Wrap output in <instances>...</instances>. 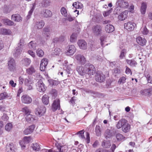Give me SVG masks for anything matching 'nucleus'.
I'll list each match as a JSON object with an SVG mask.
<instances>
[{"instance_id":"obj_40","label":"nucleus","mask_w":152,"mask_h":152,"mask_svg":"<svg viewBox=\"0 0 152 152\" xmlns=\"http://www.w3.org/2000/svg\"><path fill=\"white\" fill-rule=\"evenodd\" d=\"M31 63V60L28 58H25L23 59L22 61V64L25 66L29 65Z\"/></svg>"},{"instance_id":"obj_13","label":"nucleus","mask_w":152,"mask_h":152,"mask_svg":"<svg viewBox=\"0 0 152 152\" xmlns=\"http://www.w3.org/2000/svg\"><path fill=\"white\" fill-rule=\"evenodd\" d=\"M40 14L43 17L48 18L51 17L52 15V13L49 10L43 9L40 12Z\"/></svg>"},{"instance_id":"obj_41","label":"nucleus","mask_w":152,"mask_h":152,"mask_svg":"<svg viewBox=\"0 0 152 152\" xmlns=\"http://www.w3.org/2000/svg\"><path fill=\"white\" fill-rule=\"evenodd\" d=\"M42 101L45 105H47L49 103V97L46 94L44 95L42 98Z\"/></svg>"},{"instance_id":"obj_19","label":"nucleus","mask_w":152,"mask_h":152,"mask_svg":"<svg viewBox=\"0 0 152 152\" xmlns=\"http://www.w3.org/2000/svg\"><path fill=\"white\" fill-rule=\"evenodd\" d=\"M77 44L81 49L85 50L87 49V43L83 40H79L77 42Z\"/></svg>"},{"instance_id":"obj_8","label":"nucleus","mask_w":152,"mask_h":152,"mask_svg":"<svg viewBox=\"0 0 152 152\" xmlns=\"http://www.w3.org/2000/svg\"><path fill=\"white\" fill-rule=\"evenodd\" d=\"M102 27L100 25H97L94 26L92 28L93 33L95 35H99L102 33Z\"/></svg>"},{"instance_id":"obj_29","label":"nucleus","mask_w":152,"mask_h":152,"mask_svg":"<svg viewBox=\"0 0 152 152\" xmlns=\"http://www.w3.org/2000/svg\"><path fill=\"white\" fill-rule=\"evenodd\" d=\"M147 6L146 3L143 2L142 3L140 7V12L142 15H144L145 13Z\"/></svg>"},{"instance_id":"obj_24","label":"nucleus","mask_w":152,"mask_h":152,"mask_svg":"<svg viewBox=\"0 0 152 152\" xmlns=\"http://www.w3.org/2000/svg\"><path fill=\"white\" fill-rule=\"evenodd\" d=\"M12 20L16 22H20L22 20V18L20 15L18 14L12 15L11 16Z\"/></svg>"},{"instance_id":"obj_53","label":"nucleus","mask_w":152,"mask_h":152,"mask_svg":"<svg viewBox=\"0 0 152 152\" xmlns=\"http://www.w3.org/2000/svg\"><path fill=\"white\" fill-rule=\"evenodd\" d=\"M49 81L50 84L52 86H57L59 83V82L56 80H50Z\"/></svg>"},{"instance_id":"obj_44","label":"nucleus","mask_w":152,"mask_h":152,"mask_svg":"<svg viewBox=\"0 0 152 152\" xmlns=\"http://www.w3.org/2000/svg\"><path fill=\"white\" fill-rule=\"evenodd\" d=\"M77 34L75 33H73L70 37V42L72 43L75 42L77 40Z\"/></svg>"},{"instance_id":"obj_34","label":"nucleus","mask_w":152,"mask_h":152,"mask_svg":"<svg viewBox=\"0 0 152 152\" xmlns=\"http://www.w3.org/2000/svg\"><path fill=\"white\" fill-rule=\"evenodd\" d=\"M2 20L4 24L7 26H12L15 25L13 22L8 19H2Z\"/></svg>"},{"instance_id":"obj_27","label":"nucleus","mask_w":152,"mask_h":152,"mask_svg":"<svg viewBox=\"0 0 152 152\" xmlns=\"http://www.w3.org/2000/svg\"><path fill=\"white\" fill-rule=\"evenodd\" d=\"M36 118L35 115L28 114L26 116V119L27 121L29 123H31L36 119Z\"/></svg>"},{"instance_id":"obj_57","label":"nucleus","mask_w":152,"mask_h":152,"mask_svg":"<svg viewBox=\"0 0 152 152\" xmlns=\"http://www.w3.org/2000/svg\"><path fill=\"white\" fill-rule=\"evenodd\" d=\"M61 52V50L59 48L55 49L53 51L52 55L54 56L55 55L57 56L59 55Z\"/></svg>"},{"instance_id":"obj_59","label":"nucleus","mask_w":152,"mask_h":152,"mask_svg":"<svg viewBox=\"0 0 152 152\" xmlns=\"http://www.w3.org/2000/svg\"><path fill=\"white\" fill-rule=\"evenodd\" d=\"M22 111L23 112H25L26 114L28 115V114H30V112L28 108L27 107H25L23 108L22 109Z\"/></svg>"},{"instance_id":"obj_26","label":"nucleus","mask_w":152,"mask_h":152,"mask_svg":"<svg viewBox=\"0 0 152 152\" xmlns=\"http://www.w3.org/2000/svg\"><path fill=\"white\" fill-rule=\"evenodd\" d=\"M13 9V7L12 5L4 6L3 8V12L5 13H9Z\"/></svg>"},{"instance_id":"obj_9","label":"nucleus","mask_w":152,"mask_h":152,"mask_svg":"<svg viewBox=\"0 0 152 152\" xmlns=\"http://www.w3.org/2000/svg\"><path fill=\"white\" fill-rule=\"evenodd\" d=\"M57 148L56 150H53L51 149H45L44 151L45 152H65V150H64V147L60 146L58 144H56Z\"/></svg>"},{"instance_id":"obj_62","label":"nucleus","mask_w":152,"mask_h":152,"mask_svg":"<svg viewBox=\"0 0 152 152\" xmlns=\"http://www.w3.org/2000/svg\"><path fill=\"white\" fill-rule=\"evenodd\" d=\"M64 37L63 36H61L59 38H56L54 39V40L61 42L64 41Z\"/></svg>"},{"instance_id":"obj_35","label":"nucleus","mask_w":152,"mask_h":152,"mask_svg":"<svg viewBox=\"0 0 152 152\" xmlns=\"http://www.w3.org/2000/svg\"><path fill=\"white\" fill-rule=\"evenodd\" d=\"M11 96L10 94H8L7 92H4L0 94V100L6 99L7 98H10Z\"/></svg>"},{"instance_id":"obj_11","label":"nucleus","mask_w":152,"mask_h":152,"mask_svg":"<svg viewBox=\"0 0 152 152\" xmlns=\"http://www.w3.org/2000/svg\"><path fill=\"white\" fill-rule=\"evenodd\" d=\"M76 50V49L74 45L68 46L66 54L67 55L70 56L73 55Z\"/></svg>"},{"instance_id":"obj_16","label":"nucleus","mask_w":152,"mask_h":152,"mask_svg":"<svg viewBox=\"0 0 152 152\" xmlns=\"http://www.w3.org/2000/svg\"><path fill=\"white\" fill-rule=\"evenodd\" d=\"M48 63V60L47 59L43 58L41 60L40 66V69L41 71H43L45 70Z\"/></svg>"},{"instance_id":"obj_21","label":"nucleus","mask_w":152,"mask_h":152,"mask_svg":"<svg viewBox=\"0 0 152 152\" xmlns=\"http://www.w3.org/2000/svg\"><path fill=\"white\" fill-rule=\"evenodd\" d=\"M148 83H152V72L148 71L146 72L145 74Z\"/></svg>"},{"instance_id":"obj_52","label":"nucleus","mask_w":152,"mask_h":152,"mask_svg":"<svg viewBox=\"0 0 152 152\" xmlns=\"http://www.w3.org/2000/svg\"><path fill=\"white\" fill-rule=\"evenodd\" d=\"M126 53V49H123L121 50V53L119 56L120 58L121 59H123L124 57L125 56V55Z\"/></svg>"},{"instance_id":"obj_36","label":"nucleus","mask_w":152,"mask_h":152,"mask_svg":"<svg viewBox=\"0 0 152 152\" xmlns=\"http://www.w3.org/2000/svg\"><path fill=\"white\" fill-rule=\"evenodd\" d=\"M50 0H44L39 4V5L40 7H47L50 5Z\"/></svg>"},{"instance_id":"obj_31","label":"nucleus","mask_w":152,"mask_h":152,"mask_svg":"<svg viewBox=\"0 0 152 152\" xmlns=\"http://www.w3.org/2000/svg\"><path fill=\"white\" fill-rule=\"evenodd\" d=\"M105 30L107 32L110 33L113 32L114 30V27L113 26L109 24L106 26Z\"/></svg>"},{"instance_id":"obj_48","label":"nucleus","mask_w":152,"mask_h":152,"mask_svg":"<svg viewBox=\"0 0 152 152\" xmlns=\"http://www.w3.org/2000/svg\"><path fill=\"white\" fill-rule=\"evenodd\" d=\"M27 73L30 75H31L35 72V70L33 67L31 66L26 70Z\"/></svg>"},{"instance_id":"obj_49","label":"nucleus","mask_w":152,"mask_h":152,"mask_svg":"<svg viewBox=\"0 0 152 152\" xmlns=\"http://www.w3.org/2000/svg\"><path fill=\"white\" fill-rule=\"evenodd\" d=\"M148 30L146 26H144L140 29V32L143 35H147L148 33Z\"/></svg>"},{"instance_id":"obj_28","label":"nucleus","mask_w":152,"mask_h":152,"mask_svg":"<svg viewBox=\"0 0 152 152\" xmlns=\"http://www.w3.org/2000/svg\"><path fill=\"white\" fill-rule=\"evenodd\" d=\"M127 11L122 12L118 16V19L120 20H124L127 17Z\"/></svg>"},{"instance_id":"obj_4","label":"nucleus","mask_w":152,"mask_h":152,"mask_svg":"<svg viewBox=\"0 0 152 152\" xmlns=\"http://www.w3.org/2000/svg\"><path fill=\"white\" fill-rule=\"evenodd\" d=\"M46 110V108L43 105L39 106L35 110V114L38 116H41L45 113Z\"/></svg>"},{"instance_id":"obj_64","label":"nucleus","mask_w":152,"mask_h":152,"mask_svg":"<svg viewBox=\"0 0 152 152\" xmlns=\"http://www.w3.org/2000/svg\"><path fill=\"white\" fill-rule=\"evenodd\" d=\"M111 12V10H109L107 11L104 12L103 13V15L104 17H106L108 16Z\"/></svg>"},{"instance_id":"obj_18","label":"nucleus","mask_w":152,"mask_h":152,"mask_svg":"<svg viewBox=\"0 0 152 152\" xmlns=\"http://www.w3.org/2000/svg\"><path fill=\"white\" fill-rule=\"evenodd\" d=\"M127 121L124 118L121 119L118 122L116 125V127L118 129L122 128L127 123Z\"/></svg>"},{"instance_id":"obj_54","label":"nucleus","mask_w":152,"mask_h":152,"mask_svg":"<svg viewBox=\"0 0 152 152\" xmlns=\"http://www.w3.org/2000/svg\"><path fill=\"white\" fill-rule=\"evenodd\" d=\"M84 131L83 130H81L77 132V134L79 135V136L80 138L82 139H85V137L84 136Z\"/></svg>"},{"instance_id":"obj_25","label":"nucleus","mask_w":152,"mask_h":152,"mask_svg":"<svg viewBox=\"0 0 152 152\" xmlns=\"http://www.w3.org/2000/svg\"><path fill=\"white\" fill-rule=\"evenodd\" d=\"M142 94L150 96L152 94V87L147 89H145L141 91Z\"/></svg>"},{"instance_id":"obj_47","label":"nucleus","mask_w":152,"mask_h":152,"mask_svg":"<svg viewBox=\"0 0 152 152\" xmlns=\"http://www.w3.org/2000/svg\"><path fill=\"white\" fill-rule=\"evenodd\" d=\"M95 132L96 136H99L101 135V130L99 126L96 125L95 127Z\"/></svg>"},{"instance_id":"obj_14","label":"nucleus","mask_w":152,"mask_h":152,"mask_svg":"<svg viewBox=\"0 0 152 152\" xmlns=\"http://www.w3.org/2000/svg\"><path fill=\"white\" fill-rule=\"evenodd\" d=\"M32 101L31 98L27 95H23L21 97V101L23 103L30 104L31 102Z\"/></svg>"},{"instance_id":"obj_15","label":"nucleus","mask_w":152,"mask_h":152,"mask_svg":"<svg viewBox=\"0 0 152 152\" xmlns=\"http://www.w3.org/2000/svg\"><path fill=\"white\" fill-rule=\"evenodd\" d=\"M37 89L39 92H44L45 90V87L43 83L41 81H39L37 83Z\"/></svg>"},{"instance_id":"obj_23","label":"nucleus","mask_w":152,"mask_h":152,"mask_svg":"<svg viewBox=\"0 0 152 152\" xmlns=\"http://www.w3.org/2000/svg\"><path fill=\"white\" fill-rule=\"evenodd\" d=\"M50 31V29L49 28L46 27L43 29V34L46 40H47L48 38L49 37Z\"/></svg>"},{"instance_id":"obj_39","label":"nucleus","mask_w":152,"mask_h":152,"mask_svg":"<svg viewBox=\"0 0 152 152\" xmlns=\"http://www.w3.org/2000/svg\"><path fill=\"white\" fill-rule=\"evenodd\" d=\"M31 147L34 150L36 151H38L40 150V145L37 143H33L31 145Z\"/></svg>"},{"instance_id":"obj_32","label":"nucleus","mask_w":152,"mask_h":152,"mask_svg":"<svg viewBox=\"0 0 152 152\" xmlns=\"http://www.w3.org/2000/svg\"><path fill=\"white\" fill-rule=\"evenodd\" d=\"M6 150L7 152H13L15 148L14 145L12 143L7 145L6 146Z\"/></svg>"},{"instance_id":"obj_17","label":"nucleus","mask_w":152,"mask_h":152,"mask_svg":"<svg viewBox=\"0 0 152 152\" xmlns=\"http://www.w3.org/2000/svg\"><path fill=\"white\" fill-rule=\"evenodd\" d=\"M136 41L138 44L141 46L145 45L147 42L145 38L140 36L136 38Z\"/></svg>"},{"instance_id":"obj_46","label":"nucleus","mask_w":152,"mask_h":152,"mask_svg":"<svg viewBox=\"0 0 152 152\" xmlns=\"http://www.w3.org/2000/svg\"><path fill=\"white\" fill-rule=\"evenodd\" d=\"M126 61L128 64L132 66H135L137 64L136 62L134 60H127Z\"/></svg>"},{"instance_id":"obj_50","label":"nucleus","mask_w":152,"mask_h":152,"mask_svg":"<svg viewBox=\"0 0 152 152\" xmlns=\"http://www.w3.org/2000/svg\"><path fill=\"white\" fill-rule=\"evenodd\" d=\"M116 138L118 141H119L122 140L125 137L121 134L118 133L116 135Z\"/></svg>"},{"instance_id":"obj_55","label":"nucleus","mask_w":152,"mask_h":152,"mask_svg":"<svg viewBox=\"0 0 152 152\" xmlns=\"http://www.w3.org/2000/svg\"><path fill=\"white\" fill-rule=\"evenodd\" d=\"M12 127V124L11 123H8L6 125L5 129L7 131L9 132L11 129Z\"/></svg>"},{"instance_id":"obj_42","label":"nucleus","mask_w":152,"mask_h":152,"mask_svg":"<svg viewBox=\"0 0 152 152\" xmlns=\"http://www.w3.org/2000/svg\"><path fill=\"white\" fill-rule=\"evenodd\" d=\"M28 46L29 49L32 50H35L36 47V44L34 42L32 41L29 43Z\"/></svg>"},{"instance_id":"obj_60","label":"nucleus","mask_w":152,"mask_h":152,"mask_svg":"<svg viewBox=\"0 0 152 152\" xmlns=\"http://www.w3.org/2000/svg\"><path fill=\"white\" fill-rule=\"evenodd\" d=\"M32 81L31 79L29 78V79L26 78L24 80V83L26 85H28L29 84H32Z\"/></svg>"},{"instance_id":"obj_1","label":"nucleus","mask_w":152,"mask_h":152,"mask_svg":"<svg viewBox=\"0 0 152 152\" xmlns=\"http://www.w3.org/2000/svg\"><path fill=\"white\" fill-rule=\"evenodd\" d=\"M77 70L81 75H84L87 74L91 76L93 75L96 72L94 67L90 64H86L84 67L82 66H78L77 68Z\"/></svg>"},{"instance_id":"obj_63","label":"nucleus","mask_w":152,"mask_h":152,"mask_svg":"<svg viewBox=\"0 0 152 152\" xmlns=\"http://www.w3.org/2000/svg\"><path fill=\"white\" fill-rule=\"evenodd\" d=\"M2 120L4 122L7 121L9 119V117L6 114H4L2 117Z\"/></svg>"},{"instance_id":"obj_12","label":"nucleus","mask_w":152,"mask_h":152,"mask_svg":"<svg viewBox=\"0 0 152 152\" xmlns=\"http://www.w3.org/2000/svg\"><path fill=\"white\" fill-rule=\"evenodd\" d=\"M135 23L131 22H128L125 23L124 24V28L128 31H131L133 30L136 26Z\"/></svg>"},{"instance_id":"obj_7","label":"nucleus","mask_w":152,"mask_h":152,"mask_svg":"<svg viewBox=\"0 0 152 152\" xmlns=\"http://www.w3.org/2000/svg\"><path fill=\"white\" fill-rule=\"evenodd\" d=\"M8 68L11 71H14L16 68L15 61L12 58H10L8 62Z\"/></svg>"},{"instance_id":"obj_37","label":"nucleus","mask_w":152,"mask_h":152,"mask_svg":"<svg viewBox=\"0 0 152 152\" xmlns=\"http://www.w3.org/2000/svg\"><path fill=\"white\" fill-rule=\"evenodd\" d=\"M130 129V126L128 123L122 128V130L124 133L129 132Z\"/></svg>"},{"instance_id":"obj_51","label":"nucleus","mask_w":152,"mask_h":152,"mask_svg":"<svg viewBox=\"0 0 152 152\" xmlns=\"http://www.w3.org/2000/svg\"><path fill=\"white\" fill-rule=\"evenodd\" d=\"M61 12L62 15L64 17L67 16V13L66 10L64 7H62L61 9Z\"/></svg>"},{"instance_id":"obj_30","label":"nucleus","mask_w":152,"mask_h":152,"mask_svg":"<svg viewBox=\"0 0 152 152\" xmlns=\"http://www.w3.org/2000/svg\"><path fill=\"white\" fill-rule=\"evenodd\" d=\"M39 1V0H36L34 3L33 4L32 7L31 8V10L29 11L28 14L27 15V17L28 18H29L30 16L31 15L34 10L35 8V6L36 5H37L38 4V2Z\"/></svg>"},{"instance_id":"obj_45","label":"nucleus","mask_w":152,"mask_h":152,"mask_svg":"<svg viewBox=\"0 0 152 152\" xmlns=\"http://www.w3.org/2000/svg\"><path fill=\"white\" fill-rule=\"evenodd\" d=\"M110 145V142L109 141L104 140L102 143V146L105 148H109Z\"/></svg>"},{"instance_id":"obj_61","label":"nucleus","mask_w":152,"mask_h":152,"mask_svg":"<svg viewBox=\"0 0 152 152\" xmlns=\"http://www.w3.org/2000/svg\"><path fill=\"white\" fill-rule=\"evenodd\" d=\"M126 79L125 77H121L118 80V83L120 84H123L125 82Z\"/></svg>"},{"instance_id":"obj_56","label":"nucleus","mask_w":152,"mask_h":152,"mask_svg":"<svg viewBox=\"0 0 152 152\" xmlns=\"http://www.w3.org/2000/svg\"><path fill=\"white\" fill-rule=\"evenodd\" d=\"M37 55L40 57H41L43 56L44 55V52L43 51L40 49H38L37 51Z\"/></svg>"},{"instance_id":"obj_2","label":"nucleus","mask_w":152,"mask_h":152,"mask_svg":"<svg viewBox=\"0 0 152 152\" xmlns=\"http://www.w3.org/2000/svg\"><path fill=\"white\" fill-rule=\"evenodd\" d=\"M24 42V40L23 39L20 40L18 44V46L16 48L15 53L14 54V56L17 57L21 53L23 50Z\"/></svg>"},{"instance_id":"obj_33","label":"nucleus","mask_w":152,"mask_h":152,"mask_svg":"<svg viewBox=\"0 0 152 152\" xmlns=\"http://www.w3.org/2000/svg\"><path fill=\"white\" fill-rule=\"evenodd\" d=\"M11 33V31L9 29L3 28L0 29V34L4 35H10Z\"/></svg>"},{"instance_id":"obj_3","label":"nucleus","mask_w":152,"mask_h":152,"mask_svg":"<svg viewBox=\"0 0 152 152\" xmlns=\"http://www.w3.org/2000/svg\"><path fill=\"white\" fill-rule=\"evenodd\" d=\"M116 129L113 127H109L107 129L104 133L106 139L110 138L114 136L116 133Z\"/></svg>"},{"instance_id":"obj_43","label":"nucleus","mask_w":152,"mask_h":152,"mask_svg":"<svg viewBox=\"0 0 152 152\" xmlns=\"http://www.w3.org/2000/svg\"><path fill=\"white\" fill-rule=\"evenodd\" d=\"M72 6L76 9L81 8L83 7L82 4L78 1L73 3Z\"/></svg>"},{"instance_id":"obj_5","label":"nucleus","mask_w":152,"mask_h":152,"mask_svg":"<svg viewBox=\"0 0 152 152\" xmlns=\"http://www.w3.org/2000/svg\"><path fill=\"white\" fill-rule=\"evenodd\" d=\"M95 80L96 81L100 83L104 82L105 79V75L102 72L100 71H97L95 75Z\"/></svg>"},{"instance_id":"obj_10","label":"nucleus","mask_w":152,"mask_h":152,"mask_svg":"<svg viewBox=\"0 0 152 152\" xmlns=\"http://www.w3.org/2000/svg\"><path fill=\"white\" fill-rule=\"evenodd\" d=\"M60 101L59 99H56L53 101L52 105V110L53 111H56L57 109H60Z\"/></svg>"},{"instance_id":"obj_58","label":"nucleus","mask_w":152,"mask_h":152,"mask_svg":"<svg viewBox=\"0 0 152 152\" xmlns=\"http://www.w3.org/2000/svg\"><path fill=\"white\" fill-rule=\"evenodd\" d=\"M50 93L53 96H54V98L56 97L57 96V92L56 89H52Z\"/></svg>"},{"instance_id":"obj_6","label":"nucleus","mask_w":152,"mask_h":152,"mask_svg":"<svg viewBox=\"0 0 152 152\" xmlns=\"http://www.w3.org/2000/svg\"><path fill=\"white\" fill-rule=\"evenodd\" d=\"M116 5L117 8H126L128 7L129 4L126 1L124 0H118L116 3Z\"/></svg>"},{"instance_id":"obj_20","label":"nucleus","mask_w":152,"mask_h":152,"mask_svg":"<svg viewBox=\"0 0 152 152\" xmlns=\"http://www.w3.org/2000/svg\"><path fill=\"white\" fill-rule=\"evenodd\" d=\"M75 58L82 64H83L86 63V58L83 55L78 54L75 56Z\"/></svg>"},{"instance_id":"obj_22","label":"nucleus","mask_w":152,"mask_h":152,"mask_svg":"<svg viewBox=\"0 0 152 152\" xmlns=\"http://www.w3.org/2000/svg\"><path fill=\"white\" fill-rule=\"evenodd\" d=\"M35 128L34 125H31L28 128L25 129L23 131V133L27 135L30 134L33 132Z\"/></svg>"},{"instance_id":"obj_38","label":"nucleus","mask_w":152,"mask_h":152,"mask_svg":"<svg viewBox=\"0 0 152 152\" xmlns=\"http://www.w3.org/2000/svg\"><path fill=\"white\" fill-rule=\"evenodd\" d=\"M45 25V23L43 20L37 21L36 23V26L38 29L42 28Z\"/></svg>"}]
</instances>
